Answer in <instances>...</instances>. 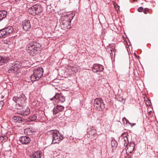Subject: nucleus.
<instances>
[{
    "instance_id": "24",
    "label": "nucleus",
    "mask_w": 158,
    "mask_h": 158,
    "mask_svg": "<svg viewBox=\"0 0 158 158\" xmlns=\"http://www.w3.org/2000/svg\"><path fill=\"white\" fill-rule=\"evenodd\" d=\"M124 141V146H126L127 145L128 143V138L127 136H125L123 137Z\"/></svg>"
},
{
    "instance_id": "27",
    "label": "nucleus",
    "mask_w": 158,
    "mask_h": 158,
    "mask_svg": "<svg viewBox=\"0 0 158 158\" xmlns=\"http://www.w3.org/2000/svg\"><path fill=\"white\" fill-rule=\"evenodd\" d=\"M143 7H140L138 9V11L139 12H142L143 11Z\"/></svg>"
},
{
    "instance_id": "28",
    "label": "nucleus",
    "mask_w": 158,
    "mask_h": 158,
    "mask_svg": "<svg viewBox=\"0 0 158 158\" xmlns=\"http://www.w3.org/2000/svg\"><path fill=\"white\" fill-rule=\"evenodd\" d=\"M146 104L147 106H150L151 105V102L149 100H148L146 102Z\"/></svg>"
},
{
    "instance_id": "29",
    "label": "nucleus",
    "mask_w": 158,
    "mask_h": 158,
    "mask_svg": "<svg viewBox=\"0 0 158 158\" xmlns=\"http://www.w3.org/2000/svg\"><path fill=\"white\" fill-rule=\"evenodd\" d=\"M110 51H111V52L110 53V54H113V52H114V49L113 48H110V50H109V51L110 52Z\"/></svg>"
},
{
    "instance_id": "1",
    "label": "nucleus",
    "mask_w": 158,
    "mask_h": 158,
    "mask_svg": "<svg viewBox=\"0 0 158 158\" xmlns=\"http://www.w3.org/2000/svg\"><path fill=\"white\" fill-rule=\"evenodd\" d=\"M40 45L38 43L35 41H32L27 45L26 49L31 55H33L39 49Z\"/></svg>"
},
{
    "instance_id": "9",
    "label": "nucleus",
    "mask_w": 158,
    "mask_h": 158,
    "mask_svg": "<svg viewBox=\"0 0 158 158\" xmlns=\"http://www.w3.org/2000/svg\"><path fill=\"white\" fill-rule=\"evenodd\" d=\"M20 67L21 65L19 64V62H17L11 67L10 69L8 70V72L9 73H15L17 72Z\"/></svg>"
},
{
    "instance_id": "6",
    "label": "nucleus",
    "mask_w": 158,
    "mask_h": 158,
    "mask_svg": "<svg viewBox=\"0 0 158 158\" xmlns=\"http://www.w3.org/2000/svg\"><path fill=\"white\" fill-rule=\"evenodd\" d=\"M64 109V107L63 106H57L53 109V114H59L60 116L58 117V118H61L63 114V111Z\"/></svg>"
},
{
    "instance_id": "11",
    "label": "nucleus",
    "mask_w": 158,
    "mask_h": 158,
    "mask_svg": "<svg viewBox=\"0 0 158 158\" xmlns=\"http://www.w3.org/2000/svg\"><path fill=\"white\" fill-rule=\"evenodd\" d=\"M104 69L103 66L99 64H95L94 65L92 71L94 73H97L98 72H102Z\"/></svg>"
},
{
    "instance_id": "18",
    "label": "nucleus",
    "mask_w": 158,
    "mask_h": 158,
    "mask_svg": "<svg viewBox=\"0 0 158 158\" xmlns=\"http://www.w3.org/2000/svg\"><path fill=\"white\" fill-rule=\"evenodd\" d=\"M71 20L69 19L68 21H66L64 24V29H69L71 28L70 23L71 22Z\"/></svg>"
},
{
    "instance_id": "25",
    "label": "nucleus",
    "mask_w": 158,
    "mask_h": 158,
    "mask_svg": "<svg viewBox=\"0 0 158 158\" xmlns=\"http://www.w3.org/2000/svg\"><path fill=\"white\" fill-rule=\"evenodd\" d=\"M29 121H32L35 120L37 119V117L36 114H33L31 117H29Z\"/></svg>"
},
{
    "instance_id": "3",
    "label": "nucleus",
    "mask_w": 158,
    "mask_h": 158,
    "mask_svg": "<svg viewBox=\"0 0 158 158\" xmlns=\"http://www.w3.org/2000/svg\"><path fill=\"white\" fill-rule=\"evenodd\" d=\"M33 74L31 76V79L32 81L38 80L43 76V70L42 68H39L35 69L33 70Z\"/></svg>"
},
{
    "instance_id": "10",
    "label": "nucleus",
    "mask_w": 158,
    "mask_h": 158,
    "mask_svg": "<svg viewBox=\"0 0 158 158\" xmlns=\"http://www.w3.org/2000/svg\"><path fill=\"white\" fill-rule=\"evenodd\" d=\"M20 142L24 144H27L30 143L31 141L30 138L27 136H22L19 138Z\"/></svg>"
},
{
    "instance_id": "23",
    "label": "nucleus",
    "mask_w": 158,
    "mask_h": 158,
    "mask_svg": "<svg viewBox=\"0 0 158 158\" xmlns=\"http://www.w3.org/2000/svg\"><path fill=\"white\" fill-rule=\"evenodd\" d=\"M135 145L134 143H131L127 147L128 150H131L130 152L131 153L134 149Z\"/></svg>"
},
{
    "instance_id": "34",
    "label": "nucleus",
    "mask_w": 158,
    "mask_h": 158,
    "mask_svg": "<svg viewBox=\"0 0 158 158\" xmlns=\"http://www.w3.org/2000/svg\"><path fill=\"white\" fill-rule=\"evenodd\" d=\"M0 20V21H1V20Z\"/></svg>"
},
{
    "instance_id": "7",
    "label": "nucleus",
    "mask_w": 158,
    "mask_h": 158,
    "mask_svg": "<svg viewBox=\"0 0 158 158\" xmlns=\"http://www.w3.org/2000/svg\"><path fill=\"white\" fill-rule=\"evenodd\" d=\"M41 6L36 4L33 5L31 8V10L32 11L31 12L32 14L33 15H38L41 12L40 9Z\"/></svg>"
},
{
    "instance_id": "4",
    "label": "nucleus",
    "mask_w": 158,
    "mask_h": 158,
    "mask_svg": "<svg viewBox=\"0 0 158 158\" xmlns=\"http://www.w3.org/2000/svg\"><path fill=\"white\" fill-rule=\"evenodd\" d=\"M50 132L52 135L53 143H58L59 142L62 140L63 138L62 135L59 133V131L56 130H51Z\"/></svg>"
},
{
    "instance_id": "20",
    "label": "nucleus",
    "mask_w": 158,
    "mask_h": 158,
    "mask_svg": "<svg viewBox=\"0 0 158 158\" xmlns=\"http://www.w3.org/2000/svg\"><path fill=\"white\" fill-rule=\"evenodd\" d=\"M7 14V12L5 10L0 11V19L2 20L6 17Z\"/></svg>"
},
{
    "instance_id": "26",
    "label": "nucleus",
    "mask_w": 158,
    "mask_h": 158,
    "mask_svg": "<svg viewBox=\"0 0 158 158\" xmlns=\"http://www.w3.org/2000/svg\"><path fill=\"white\" fill-rule=\"evenodd\" d=\"M117 145V143L115 141L113 140L111 141V146L112 147H115Z\"/></svg>"
},
{
    "instance_id": "2",
    "label": "nucleus",
    "mask_w": 158,
    "mask_h": 158,
    "mask_svg": "<svg viewBox=\"0 0 158 158\" xmlns=\"http://www.w3.org/2000/svg\"><path fill=\"white\" fill-rule=\"evenodd\" d=\"M26 99L25 95L22 94L19 97H14L13 98V100L17 103L16 106L17 109L23 108L25 105Z\"/></svg>"
},
{
    "instance_id": "33",
    "label": "nucleus",
    "mask_w": 158,
    "mask_h": 158,
    "mask_svg": "<svg viewBox=\"0 0 158 158\" xmlns=\"http://www.w3.org/2000/svg\"><path fill=\"white\" fill-rule=\"evenodd\" d=\"M135 125V123H133V124H132V126H134V125Z\"/></svg>"
},
{
    "instance_id": "21",
    "label": "nucleus",
    "mask_w": 158,
    "mask_h": 158,
    "mask_svg": "<svg viewBox=\"0 0 158 158\" xmlns=\"http://www.w3.org/2000/svg\"><path fill=\"white\" fill-rule=\"evenodd\" d=\"M24 134L26 135H31L32 133V128H27L25 129L24 130Z\"/></svg>"
},
{
    "instance_id": "16",
    "label": "nucleus",
    "mask_w": 158,
    "mask_h": 158,
    "mask_svg": "<svg viewBox=\"0 0 158 158\" xmlns=\"http://www.w3.org/2000/svg\"><path fill=\"white\" fill-rule=\"evenodd\" d=\"M13 120L15 123H21L23 121L24 119L20 116H15L13 117Z\"/></svg>"
},
{
    "instance_id": "13",
    "label": "nucleus",
    "mask_w": 158,
    "mask_h": 158,
    "mask_svg": "<svg viewBox=\"0 0 158 158\" xmlns=\"http://www.w3.org/2000/svg\"><path fill=\"white\" fill-rule=\"evenodd\" d=\"M30 112V110L29 108H27L24 109L23 110L19 113L18 114L23 116H27L28 115Z\"/></svg>"
},
{
    "instance_id": "19",
    "label": "nucleus",
    "mask_w": 158,
    "mask_h": 158,
    "mask_svg": "<svg viewBox=\"0 0 158 158\" xmlns=\"http://www.w3.org/2000/svg\"><path fill=\"white\" fill-rule=\"evenodd\" d=\"M5 30L6 33L7 35H8L11 33L14 30V29L12 26H8L7 27L4 28Z\"/></svg>"
},
{
    "instance_id": "8",
    "label": "nucleus",
    "mask_w": 158,
    "mask_h": 158,
    "mask_svg": "<svg viewBox=\"0 0 158 158\" xmlns=\"http://www.w3.org/2000/svg\"><path fill=\"white\" fill-rule=\"evenodd\" d=\"M50 100H58L59 102L63 103L65 101V98L62 93H60L56 94L53 98H50Z\"/></svg>"
},
{
    "instance_id": "31",
    "label": "nucleus",
    "mask_w": 158,
    "mask_h": 158,
    "mask_svg": "<svg viewBox=\"0 0 158 158\" xmlns=\"http://www.w3.org/2000/svg\"><path fill=\"white\" fill-rule=\"evenodd\" d=\"M147 10L146 9H145L143 11V12L145 14H147Z\"/></svg>"
},
{
    "instance_id": "32",
    "label": "nucleus",
    "mask_w": 158,
    "mask_h": 158,
    "mask_svg": "<svg viewBox=\"0 0 158 158\" xmlns=\"http://www.w3.org/2000/svg\"><path fill=\"white\" fill-rule=\"evenodd\" d=\"M116 8H117V7H118V10H119V6L118 5H117V6H115Z\"/></svg>"
},
{
    "instance_id": "5",
    "label": "nucleus",
    "mask_w": 158,
    "mask_h": 158,
    "mask_svg": "<svg viewBox=\"0 0 158 158\" xmlns=\"http://www.w3.org/2000/svg\"><path fill=\"white\" fill-rule=\"evenodd\" d=\"M94 106L97 110H101L105 108V105L102 99L100 98H97L94 100Z\"/></svg>"
},
{
    "instance_id": "15",
    "label": "nucleus",
    "mask_w": 158,
    "mask_h": 158,
    "mask_svg": "<svg viewBox=\"0 0 158 158\" xmlns=\"http://www.w3.org/2000/svg\"><path fill=\"white\" fill-rule=\"evenodd\" d=\"M8 60L9 59L7 57L0 56V65L6 63Z\"/></svg>"
},
{
    "instance_id": "30",
    "label": "nucleus",
    "mask_w": 158,
    "mask_h": 158,
    "mask_svg": "<svg viewBox=\"0 0 158 158\" xmlns=\"http://www.w3.org/2000/svg\"><path fill=\"white\" fill-rule=\"evenodd\" d=\"M4 104V102L3 101H0V106H3Z\"/></svg>"
},
{
    "instance_id": "22",
    "label": "nucleus",
    "mask_w": 158,
    "mask_h": 158,
    "mask_svg": "<svg viewBox=\"0 0 158 158\" xmlns=\"http://www.w3.org/2000/svg\"><path fill=\"white\" fill-rule=\"evenodd\" d=\"M7 35L4 29L0 30V38L5 37Z\"/></svg>"
},
{
    "instance_id": "14",
    "label": "nucleus",
    "mask_w": 158,
    "mask_h": 158,
    "mask_svg": "<svg viewBox=\"0 0 158 158\" xmlns=\"http://www.w3.org/2000/svg\"><path fill=\"white\" fill-rule=\"evenodd\" d=\"M87 133L89 135V137L93 138L96 135V131L94 128H91L90 130H89Z\"/></svg>"
},
{
    "instance_id": "17",
    "label": "nucleus",
    "mask_w": 158,
    "mask_h": 158,
    "mask_svg": "<svg viewBox=\"0 0 158 158\" xmlns=\"http://www.w3.org/2000/svg\"><path fill=\"white\" fill-rule=\"evenodd\" d=\"M41 153L40 151L35 152L31 155V157L33 158H40Z\"/></svg>"
},
{
    "instance_id": "12",
    "label": "nucleus",
    "mask_w": 158,
    "mask_h": 158,
    "mask_svg": "<svg viewBox=\"0 0 158 158\" xmlns=\"http://www.w3.org/2000/svg\"><path fill=\"white\" fill-rule=\"evenodd\" d=\"M23 28L24 31L28 30L31 27V26L30 21L28 20H26L22 22Z\"/></svg>"
}]
</instances>
